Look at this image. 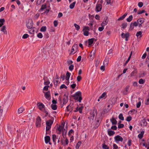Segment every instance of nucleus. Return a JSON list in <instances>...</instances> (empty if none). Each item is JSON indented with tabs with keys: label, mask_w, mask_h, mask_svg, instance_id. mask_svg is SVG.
I'll use <instances>...</instances> for the list:
<instances>
[{
	"label": "nucleus",
	"mask_w": 149,
	"mask_h": 149,
	"mask_svg": "<svg viewBox=\"0 0 149 149\" xmlns=\"http://www.w3.org/2000/svg\"><path fill=\"white\" fill-rule=\"evenodd\" d=\"M41 119L40 117L38 116L36 119V127H39L41 126Z\"/></svg>",
	"instance_id": "obj_3"
},
{
	"label": "nucleus",
	"mask_w": 149,
	"mask_h": 149,
	"mask_svg": "<svg viewBox=\"0 0 149 149\" xmlns=\"http://www.w3.org/2000/svg\"><path fill=\"white\" fill-rule=\"evenodd\" d=\"M113 149H118V146L116 144H113Z\"/></svg>",
	"instance_id": "obj_63"
},
{
	"label": "nucleus",
	"mask_w": 149,
	"mask_h": 149,
	"mask_svg": "<svg viewBox=\"0 0 149 149\" xmlns=\"http://www.w3.org/2000/svg\"><path fill=\"white\" fill-rule=\"evenodd\" d=\"M108 134L109 136H111L113 135L115 133V132L114 131L110 130V129H109L108 130Z\"/></svg>",
	"instance_id": "obj_18"
},
{
	"label": "nucleus",
	"mask_w": 149,
	"mask_h": 149,
	"mask_svg": "<svg viewBox=\"0 0 149 149\" xmlns=\"http://www.w3.org/2000/svg\"><path fill=\"white\" fill-rule=\"evenodd\" d=\"M146 11L144 10H142L141 11H139V12L138 13V14H141L143 13H144Z\"/></svg>",
	"instance_id": "obj_58"
},
{
	"label": "nucleus",
	"mask_w": 149,
	"mask_h": 149,
	"mask_svg": "<svg viewBox=\"0 0 149 149\" xmlns=\"http://www.w3.org/2000/svg\"><path fill=\"white\" fill-rule=\"evenodd\" d=\"M54 25L55 27H56L58 24V22L56 20H55L54 22Z\"/></svg>",
	"instance_id": "obj_56"
},
{
	"label": "nucleus",
	"mask_w": 149,
	"mask_h": 149,
	"mask_svg": "<svg viewBox=\"0 0 149 149\" xmlns=\"http://www.w3.org/2000/svg\"><path fill=\"white\" fill-rule=\"evenodd\" d=\"M37 36L38 38H42L43 37L41 33H39L38 34Z\"/></svg>",
	"instance_id": "obj_50"
},
{
	"label": "nucleus",
	"mask_w": 149,
	"mask_h": 149,
	"mask_svg": "<svg viewBox=\"0 0 149 149\" xmlns=\"http://www.w3.org/2000/svg\"><path fill=\"white\" fill-rule=\"evenodd\" d=\"M101 122V120L100 119L98 118L96 120V123L95 124L96 127H97L99 125Z\"/></svg>",
	"instance_id": "obj_23"
},
{
	"label": "nucleus",
	"mask_w": 149,
	"mask_h": 149,
	"mask_svg": "<svg viewBox=\"0 0 149 149\" xmlns=\"http://www.w3.org/2000/svg\"><path fill=\"white\" fill-rule=\"evenodd\" d=\"M144 134V132L143 131L141 132V133L139 134L138 135L139 138L140 139H141L143 137Z\"/></svg>",
	"instance_id": "obj_31"
},
{
	"label": "nucleus",
	"mask_w": 149,
	"mask_h": 149,
	"mask_svg": "<svg viewBox=\"0 0 149 149\" xmlns=\"http://www.w3.org/2000/svg\"><path fill=\"white\" fill-rule=\"evenodd\" d=\"M109 62L108 60L107 59H105L103 62V64L104 65H107Z\"/></svg>",
	"instance_id": "obj_47"
},
{
	"label": "nucleus",
	"mask_w": 149,
	"mask_h": 149,
	"mask_svg": "<svg viewBox=\"0 0 149 149\" xmlns=\"http://www.w3.org/2000/svg\"><path fill=\"white\" fill-rule=\"evenodd\" d=\"M56 135H55V134L53 135L52 139H53V141L54 142H56Z\"/></svg>",
	"instance_id": "obj_41"
},
{
	"label": "nucleus",
	"mask_w": 149,
	"mask_h": 149,
	"mask_svg": "<svg viewBox=\"0 0 149 149\" xmlns=\"http://www.w3.org/2000/svg\"><path fill=\"white\" fill-rule=\"evenodd\" d=\"M24 110V109L22 107H20L18 109V111H17V113L19 114L23 112Z\"/></svg>",
	"instance_id": "obj_24"
},
{
	"label": "nucleus",
	"mask_w": 149,
	"mask_h": 149,
	"mask_svg": "<svg viewBox=\"0 0 149 149\" xmlns=\"http://www.w3.org/2000/svg\"><path fill=\"white\" fill-rule=\"evenodd\" d=\"M146 56H147V54L146 53H145L144 54H143V56L142 57V58L143 59L145 58H146Z\"/></svg>",
	"instance_id": "obj_64"
},
{
	"label": "nucleus",
	"mask_w": 149,
	"mask_h": 149,
	"mask_svg": "<svg viewBox=\"0 0 149 149\" xmlns=\"http://www.w3.org/2000/svg\"><path fill=\"white\" fill-rule=\"evenodd\" d=\"M132 144V141L130 139L128 141V142L127 143V145L129 146H130Z\"/></svg>",
	"instance_id": "obj_60"
},
{
	"label": "nucleus",
	"mask_w": 149,
	"mask_h": 149,
	"mask_svg": "<svg viewBox=\"0 0 149 149\" xmlns=\"http://www.w3.org/2000/svg\"><path fill=\"white\" fill-rule=\"evenodd\" d=\"M37 104L38 109L40 110H42V109L45 108V105L42 103L38 102Z\"/></svg>",
	"instance_id": "obj_10"
},
{
	"label": "nucleus",
	"mask_w": 149,
	"mask_h": 149,
	"mask_svg": "<svg viewBox=\"0 0 149 149\" xmlns=\"http://www.w3.org/2000/svg\"><path fill=\"white\" fill-rule=\"evenodd\" d=\"M72 97H74V99L75 100H78V101L79 102H81L82 100L81 97V93L80 91H78L76 92L74 95H72Z\"/></svg>",
	"instance_id": "obj_1"
},
{
	"label": "nucleus",
	"mask_w": 149,
	"mask_h": 149,
	"mask_svg": "<svg viewBox=\"0 0 149 149\" xmlns=\"http://www.w3.org/2000/svg\"><path fill=\"white\" fill-rule=\"evenodd\" d=\"M104 26H102V27H99L98 28V30L100 31H101L103 30L104 29Z\"/></svg>",
	"instance_id": "obj_59"
},
{
	"label": "nucleus",
	"mask_w": 149,
	"mask_h": 149,
	"mask_svg": "<svg viewBox=\"0 0 149 149\" xmlns=\"http://www.w3.org/2000/svg\"><path fill=\"white\" fill-rule=\"evenodd\" d=\"M63 88H65V89L67 88V87L65 84H62L60 87V89H61Z\"/></svg>",
	"instance_id": "obj_48"
},
{
	"label": "nucleus",
	"mask_w": 149,
	"mask_h": 149,
	"mask_svg": "<svg viewBox=\"0 0 149 149\" xmlns=\"http://www.w3.org/2000/svg\"><path fill=\"white\" fill-rule=\"evenodd\" d=\"M33 22L32 20H30L26 24V26L28 29H31L33 26Z\"/></svg>",
	"instance_id": "obj_6"
},
{
	"label": "nucleus",
	"mask_w": 149,
	"mask_h": 149,
	"mask_svg": "<svg viewBox=\"0 0 149 149\" xmlns=\"http://www.w3.org/2000/svg\"><path fill=\"white\" fill-rule=\"evenodd\" d=\"M74 25L75 27L76 28V30L77 31H78L79 30V29H80L79 26V25H78L76 24L75 23L74 24Z\"/></svg>",
	"instance_id": "obj_42"
},
{
	"label": "nucleus",
	"mask_w": 149,
	"mask_h": 149,
	"mask_svg": "<svg viewBox=\"0 0 149 149\" xmlns=\"http://www.w3.org/2000/svg\"><path fill=\"white\" fill-rule=\"evenodd\" d=\"M46 8V6L45 5H42L41 8H40L41 10H44Z\"/></svg>",
	"instance_id": "obj_54"
},
{
	"label": "nucleus",
	"mask_w": 149,
	"mask_h": 149,
	"mask_svg": "<svg viewBox=\"0 0 149 149\" xmlns=\"http://www.w3.org/2000/svg\"><path fill=\"white\" fill-rule=\"evenodd\" d=\"M29 36V35L27 34H25L22 36V38L24 39L27 38Z\"/></svg>",
	"instance_id": "obj_51"
},
{
	"label": "nucleus",
	"mask_w": 149,
	"mask_h": 149,
	"mask_svg": "<svg viewBox=\"0 0 149 149\" xmlns=\"http://www.w3.org/2000/svg\"><path fill=\"white\" fill-rule=\"evenodd\" d=\"M53 123V120H49L46 121V131L49 130L51 128V125Z\"/></svg>",
	"instance_id": "obj_2"
},
{
	"label": "nucleus",
	"mask_w": 149,
	"mask_h": 149,
	"mask_svg": "<svg viewBox=\"0 0 149 149\" xmlns=\"http://www.w3.org/2000/svg\"><path fill=\"white\" fill-rule=\"evenodd\" d=\"M111 129L113 130H116L117 129V127L116 126L114 125L112 126L111 127Z\"/></svg>",
	"instance_id": "obj_61"
},
{
	"label": "nucleus",
	"mask_w": 149,
	"mask_h": 149,
	"mask_svg": "<svg viewBox=\"0 0 149 149\" xmlns=\"http://www.w3.org/2000/svg\"><path fill=\"white\" fill-rule=\"evenodd\" d=\"M119 118L122 120H124V118L123 116V115L122 113H120L119 116H118Z\"/></svg>",
	"instance_id": "obj_33"
},
{
	"label": "nucleus",
	"mask_w": 149,
	"mask_h": 149,
	"mask_svg": "<svg viewBox=\"0 0 149 149\" xmlns=\"http://www.w3.org/2000/svg\"><path fill=\"white\" fill-rule=\"evenodd\" d=\"M64 124H62L61 125H59L58 127H57L56 129V131H58L61 132L62 130H63V129Z\"/></svg>",
	"instance_id": "obj_12"
},
{
	"label": "nucleus",
	"mask_w": 149,
	"mask_h": 149,
	"mask_svg": "<svg viewBox=\"0 0 149 149\" xmlns=\"http://www.w3.org/2000/svg\"><path fill=\"white\" fill-rule=\"evenodd\" d=\"M102 6L101 4H97L96 6V11L97 12H99L101 10Z\"/></svg>",
	"instance_id": "obj_7"
},
{
	"label": "nucleus",
	"mask_w": 149,
	"mask_h": 149,
	"mask_svg": "<svg viewBox=\"0 0 149 149\" xmlns=\"http://www.w3.org/2000/svg\"><path fill=\"white\" fill-rule=\"evenodd\" d=\"M137 21L138 24H142L144 22V20L143 18H141L137 20Z\"/></svg>",
	"instance_id": "obj_29"
},
{
	"label": "nucleus",
	"mask_w": 149,
	"mask_h": 149,
	"mask_svg": "<svg viewBox=\"0 0 149 149\" xmlns=\"http://www.w3.org/2000/svg\"><path fill=\"white\" fill-rule=\"evenodd\" d=\"M134 26L132 22L131 23L130 26L129 30H132L134 28Z\"/></svg>",
	"instance_id": "obj_36"
},
{
	"label": "nucleus",
	"mask_w": 149,
	"mask_h": 149,
	"mask_svg": "<svg viewBox=\"0 0 149 149\" xmlns=\"http://www.w3.org/2000/svg\"><path fill=\"white\" fill-rule=\"evenodd\" d=\"M45 96L47 99H48L50 97V92L49 91H48L45 93Z\"/></svg>",
	"instance_id": "obj_15"
},
{
	"label": "nucleus",
	"mask_w": 149,
	"mask_h": 149,
	"mask_svg": "<svg viewBox=\"0 0 149 149\" xmlns=\"http://www.w3.org/2000/svg\"><path fill=\"white\" fill-rule=\"evenodd\" d=\"M95 55V53L94 52H91L90 53V57H92V58H91V59H93Z\"/></svg>",
	"instance_id": "obj_52"
},
{
	"label": "nucleus",
	"mask_w": 149,
	"mask_h": 149,
	"mask_svg": "<svg viewBox=\"0 0 149 149\" xmlns=\"http://www.w3.org/2000/svg\"><path fill=\"white\" fill-rule=\"evenodd\" d=\"M106 94V93H105L104 92L102 94L100 97L99 99H101L104 97Z\"/></svg>",
	"instance_id": "obj_53"
},
{
	"label": "nucleus",
	"mask_w": 149,
	"mask_h": 149,
	"mask_svg": "<svg viewBox=\"0 0 149 149\" xmlns=\"http://www.w3.org/2000/svg\"><path fill=\"white\" fill-rule=\"evenodd\" d=\"M81 56H79L77 59V62H79V61H80L81 59Z\"/></svg>",
	"instance_id": "obj_62"
},
{
	"label": "nucleus",
	"mask_w": 149,
	"mask_h": 149,
	"mask_svg": "<svg viewBox=\"0 0 149 149\" xmlns=\"http://www.w3.org/2000/svg\"><path fill=\"white\" fill-rule=\"evenodd\" d=\"M49 87V86H45L43 88V90H44V91H47L48 90V88Z\"/></svg>",
	"instance_id": "obj_57"
},
{
	"label": "nucleus",
	"mask_w": 149,
	"mask_h": 149,
	"mask_svg": "<svg viewBox=\"0 0 149 149\" xmlns=\"http://www.w3.org/2000/svg\"><path fill=\"white\" fill-rule=\"evenodd\" d=\"M121 28L123 29H125L127 27V23H123L121 25Z\"/></svg>",
	"instance_id": "obj_35"
},
{
	"label": "nucleus",
	"mask_w": 149,
	"mask_h": 149,
	"mask_svg": "<svg viewBox=\"0 0 149 149\" xmlns=\"http://www.w3.org/2000/svg\"><path fill=\"white\" fill-rule=\"evenodd\" d=\"M73 109V107L70 104L67 107L66 110L68 111L71 112L72 110Z\"/></svg>",
	"instance_id": "obj_14"
},
{
	"label": "nucleus",
	"mask_w": 149,
	"mask_h": 149,
	"mask_svg": "<svg viewBox=\"0 0 149 149\" xmlns=\"http://www.w3.org/2000/svg\"><path fill=\"white\" fill-rule=\"evenodd\" d=\"M67 131L65 129H63L62 130V136L64 138H65L66 137Z\"/></svg>",
	"instance_id": "obj_21"
},
{
	"label": "nucleus",
	"mask_w": 149,
	"mask_h": 149,
	"mask_svg": "<svg viewBox=\"0 0 149 149\" xmlns=\"http://www.w3.org/2000/svg\"><path fill=\"white\" fill-rule=\"evenodd\" d=\"M143 5V3L142 2H139L138 3V6L140 7H142Z\"/></svg>",
	"instance_id": "obj_55"
},
{
	"label": "nucleus",
	"mask_w": 149,
	"mask_h": 149,
	"mask_svg": "<svg viewBox=\"0 0 149 149\" xmlns=\"http://www.w3.org/2000/svg\"><path fill=\"white\" fill-rule=\"evenodd\" d=\"M50 141V137L49 136H46L45 137V141L46 143H49Z\"/></svg>",
	"instance_id": "obj_17"
},
{
	"label": "nucleus",
	"mask_w": 149,
	"mask_h": 149,
	"mask_svg": "<svg viewBox=\"0 0 149 149\" xmlns=\"http://www.w3.org/2000/svg\"><path fill=\"white\" fill-rule=\"evenodd\" d=\"M95 39L94 38H92L88 40V45H91L93 42V40Z\"/></svg>",
	"instance_id": "obj_25"
},
{
	"label": "nucleus",
	"mask_w": 149,
	"mask_h": 149,
	"mask_svg": "<svg viewBox=\"0 0 149 149\" xmlns=\"http://www.w3.org/2000/svg\"><path fill=\"white\" fill-rule=\"evenodd\" d=\"M84 32V35L86 36H88L89 35V32L87 31H83Z\"/></svg>",
	"instance_id": "obj_38"
},
{
	"label": "nucleus",
	"mask_w": 149,
	"mask_h": 149,
	"mask_svg": "<svg viewBox=\"0 0 149 149\" xmlns=\"http://www.w3.org/2000/svg\"><path fill=\"white\" fill-rule=\"evenodd\" d=\"M133 16L132 15H131L129 16V17L127 19V21L128 22H131Z\"/></svg>",
	"instance_id": "obj_28"
},
{
	"label": "nucleus",
	"mask_w": 149,
	"mask_h": 149,
	"mask_svg": "<svg viewBox=\"0 0 149 149\" xmlns=\"http://www.w3.org/2000/svg\"><path fill=\"white\" fill-rule=\"evenodd\" d=\"M83 108L84 107L82 106H81V107H80L79 108L78 110L79 111V112L80 113H82V111Z\"/></svg>",
	"instance_id": "obj_45"
},
{
	"label": "nucleus",
	"mask_w": 149,
	"mask_h": 149,
	"mask_svg": "<svg viewBox=\"0 0 149 149\" xmlns=\"http://www.w3.org/2000/svg\"><path fill=\"white\" fill-rule=\"evenodd\" d=\"M76 3V1H74V2H73L70 5V8L72 9H73Z\"/></svg>",
	"instance_id": "obj_27"
},
{
	"label": "nucleus",
	"mask_w": 149,
	"mask_h": 149,
	"mask_svg": "<svg viewBox=\"0 0 149 149\" xmlns=\"http://www.w3.org/2000/svg\"><path fill=\"white\" fill-rule=\"evenodd\" d=\"M47 28L45 26H42L40 29V31L41 32H45Z\"/></svg>",
	"instance_id": "obj_30"
},
{
	"label": "nucleus",
	"mask_w": 149,
	"mask_h": 149,
	"mask_svg": "<svg viewBox=\"0 0 149 149\" xmlns=\"http://www.w3.org/2000/svg\"><path fill=\"white\" fill-rule=\"evenodd\" d=\"M108 22V19L107 17H106L104 18V21L101 24L102 26H104L106 25Z\"/></svg>",
	"instance_id": "obj_8"
},
{
	"label": "nucleus",
	"mask_w": 149,
	"mask_h": 149,
	"mask_svg": "<svg viewBox=\"0 0 149 149\" xmlns=\"http://www.w3.org/2000/svg\"><path fill=\"white\" fill-rule=\"evenodd\" d=\"M78 47L77 45V44H75L72 47L71 54H74L75 53H73V52L74 51H76Z\"/></svg>",
	"instance_id": "obj_9"
},
{
	"label": "nucleus",
	"mask_w": 149,
	"mask_h": 149,
	"mask_svg": "<svg viewBox=\"0 0 149 149\" xmlns=\"http://www.w3.org/2000/svg\"><path fill=\"white\" fill-rule=\"evenodd\" d=\"M124 126V125L122 124H119L118 126V128H123Z\"/></svg>",
	"instance_id": "obj_49"
},
{
	"label": "nucleus",
	"mask_w": 149,
	"mask_h": 149,
	"mask_svg": "<svg viewBox=\"0 0 149 149\" xmlns=\"http://www.w3.org/2000/svg\"><path fill=\"white\" fill-rule=\"evenodd\" d=\"M145 80H143L142 79H140L139 81V82L140 84H143L145 83Z\"/></svg>",
	"instance_id": "obj_40"
},
{
	"label": "nucleus",
	"mask_w": 149,
	"mask_h": 149,
	"mask_svg": "<svg viewBox=\"0 0 149 149\" xmlns=\"http://www.w3.org/2000/svg\"><path fill=\"white\" fill-rule=\"evenodd\" d=\"M127 14V13H125L121 17L118 19V20H122L123 19Z\"/></svg>",
	"instance_id": "obj_19"
},
{
	"label": "nucleus",
	"mask_w": 149,
	"mask_h": 149,
	"mask_svg": "<svg viewBox=\"0 0 149 149\" xmlns=\"http://www.w3.org/2000/svg\"><path fill=\"white\" fill-rule=\"evenodd\" d=\"M132 52H131L130 55V56H129V57L128 59H127V60L126 61L125 63L124 64V65H126V64L128 63V62L129 61H130V58H131V55H132Z\"/></svg>",
	"instance_id": "obj_32"
},
{
	"label": "nucleus",
	"mask_w": 149,
	"mask_h": 149,
	"mask_svg": "<svg viewBox=\"0 0 149 149\" xmlns=\"http://www.w3.org/2000/svg\"><path fill=\"white\" fill-rule=\"evenodd\" d=\"M71 74L68 72H67L66 74V76L65 79L66 80H69Z\"/></svg>",
	"instance_id": "obj_22"
},
{
	"label": "nucleus",
	"mask_w": 149,
	"mask_h": 149,
	"mask_svg": "<svg viewBox=\"0 0 149 149\" xmlns=\"http://www.w3.org/2000/svg\"><path fill=\"white\" fill-rule=\"evenodd\" d=\"M74 66L73 65H71L69 67V69L70 71H72L74 69Z\"/></svg>",
	"instance_id": "obj_46"
},
{
	"label": "nucleus",
	"mask_w": 149,
	"mask_h": 149,
	"mask_svg": "<svg viewBox=\"0 0 149 149\" xmlns=\"http://www.w3.org/2000/svg\"><path fill=\"white\" fill-rule=\"evenodd\" d=\"M147 123L146 120L143 119L141 120V125L143 126H146L147 125Z\"/></svg>",
	"instance_id": "obj_20"
},
{
	"label": "nucleus",
	"mask_w": 149,
	"mask_h": 149,
	"mask_svg": "<svg viewBox=\"0 0 149 149\" xmlns=\"http://www.w3.org/2000/svg\"><path fill=\"white\" fill-rule=\"evenodd\" d=\"M130 35L128 33H122L121 34V36L122 38H125V40L127 41L128 40V38L129 37Z\"/></svg>",
	"instance_id": "obj_4"
},
{
	"label": "nucleus",
	"mask_w": 149,
	"mask_h": 149,
	"mask_svg": "<svg viewBox=\"0 0 149 149\" xmlns=\"http://www.w3.org/2000/svg\"><path fill=\"white\" fill-rule=\"evenodd\" d=\"M68 97L65 94L64 95V97L63 99V104H65L68 102Z\"/></svg>",
	"instance_id": "obj_11"
},
{
	"label": "nucleus",
	"mask_w": 149,
	"mask_h": 149,
	"mask_svg": "<svg viewBox=\"0 0 149 149\" xmlns=\"http://www.w3.org/2000/svg\"><path fill=\"white\" fill-rule=\"evenodd\" d=\"M114 139L117 143L119 141L122 142L123 141V138L120 136L117 135L114 137Z\"/></svg>",
	"instance_id": "obj_5"
},
{
	"label": "nucleus",
	"mask_w": 149,
	"mask_h": 149,
	"mask_svg": "<svg viewBox=\"0 0 149 149\" xmlns=\"http://www.w3.org/2000/svg\"><path fill=\"white\" fill-rule=\"evenodd\" d=\"M1 31L3 32L4 34H7L8 32L6 30V26H3L2 28L1 29Z\"/></svg>",
	"instance_id": "obj_13"
},
{
	"label": "nucleus",
	"mask_w": 149,
	"mask_h": 149,
	"mask_svg": "<svg viewBox=\"0 0 149 149\" xmlns=\"http://www.w3.org/2000/svg\"><path fill=\"white\" fill-rule=\"evenodd\" d=\"M141 35L142 32L141 31H139L136 33V35L137 37H138L139 36H140V37H142Z\"/></svg>",
	"instance_id": "obj_34"
},
{
	"label": "nucleus",
	"mask_w": 149,
	"mask_h": 149,
	"mask_svg": "<svg viewBox=\"0 0 149 149\" xmlns=\"http://www.w3.org/2000/svg\"><path fill=\"white\" fill-rule=\"evenodd\" d=\"M132 117L131 116H130L127 117V118L126 120L127 121L130 122L132 120Z\"/></svg>",
	"instance_id": "obj_44"
},
{
	"label": "nucleus",
	"mask_w": 149,
	"mask_h": 149,
	"mask_svg": "<svg viewBox=\"0 0 149 149\" xmlns=\"http://www.w3.org/2000/svg\"><path fill=\"white\" fill-rule=\"evenodd\" d=\"M90 30V29L88 26H84V28L83 29V31H89Z\"/></svg>",
	"instance_id": "obj_37"
},
{
	"label": "nucleus",
	"mask_w": 149,
	"mask_h": 149,
	"mask_svg": "<svg viewBox=\"0 0 149 149\" xmlns=\"http://www.w3.org/2000/svg\"><path fill=\"white\" fill-rule=\"evenodd\" d=\"M110 120L113 125H116L117 123V121L113 118H111L110 119Z\"/></svg>",
	"instance_id": "obj_16"
},
{
	"label": "nucleus",
	"mask_w": 149,
	"mask_h": 149,
	"mask_svg": "<svg viewBox=\"0 0 149 149\" xmlns=\"http://www.w3.org/2000/svg\"><path fill=\"white\" fill-rule=\"evenodd\" d=\"M102 148L104 149H109V146L104 144H102Z\"/></svg>",
	"instance_id": "obj_39"
},
{
	"label": "nucleus",
	"mask_w": 149,
	"mask_h": 149,
	"mask_svg": "<svg viewBox=\"0 0 149 149\" xmlns=\"http://www.w3.org/2000/svg\"><path fill=\"white\" fill-rule=\"evenodd\" d=\"M81 141H79L76 146V148H78L79 147L81 144Z\"/></svg>",
	"instance_id": "obj_43"
},
{
	"label": "nucleus",
	"mask_w": 149,
	"mask_h": 149,
	"mask_svg": "<svg viewBox=\"0 0 149 149\" xmlns=\"http://www.w3.org/2000/svg\"><path fill=\"white\" fill-rule=\"evenodd\" d=\"M52 109L54 110H56L57 109V107L56 105L52 104L51 106Z\"/></svg>",
	"instance_id": "obj_26"
}]
</instances>
